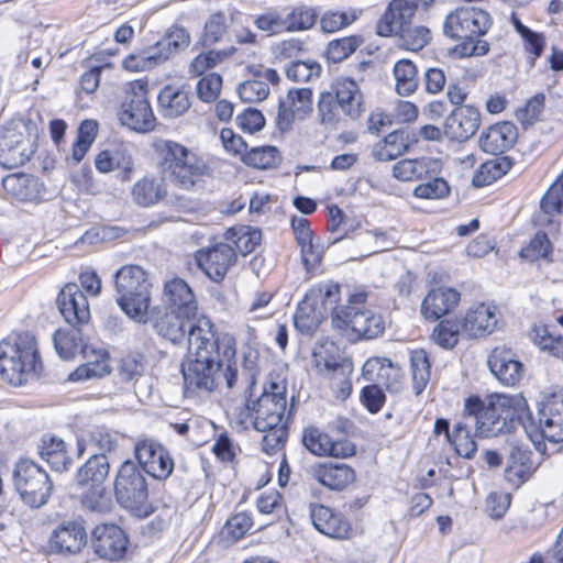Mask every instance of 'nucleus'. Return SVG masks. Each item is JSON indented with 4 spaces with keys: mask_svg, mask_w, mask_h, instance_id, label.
Instances as JSON below:
<instances>
[{
    "mask_svg": "<svg viewBox=\"0 0 563 563\" xmlns=\"http://www.w3.org/2000/svg\"><path fill=\"white\" fill-rule=\"evenodd\" d=\"M236 341L230 333H209L200 328L194 332L186 361L181 366L187 394L211 393L217 387L220 368L225 362L223 377L229 389L236 388L242 378L235 362Z\"/></svg>",
    "mask_w": 563,
    "mask_h": 563,
    "instance_id": "nucleus-1",
    "label": "nucleus"
},
{
    "mask_svg": "<svg viewBox=\"0 0 563 563\" xmlns=\"http://www.w3.org/2000/svg\"><path fill=\"white\" fill-rule=\"evenodd\" d=\"M261 372L258 353L249 350L244 353L242 378L236 388L243 389L244 406L235 413L238 423L252 424L258 432L274 427L288 426L286 385L279 378L271 377L260 396L254 398V388Z\"/></svg>",
    "mask_w": 563,
    "mask_h": 563,
    "instance_id": "nucleus-2",
    "label": "nucleus"
},
{
    "mask_svg": "<svg viewBox=\"0 0 563 563\" xmlns=\"http://www.w3.org/2000/svg\"><path fill=\"white\" fill-rule=\"evenodd\" d=\"M475 424L476 432L482 437H496L509 433L522 426L536 449L543 453L544 445L534 439L533 421L530 417L527 400L521 395H490L485 401L468 398L463 411Z\"/></svg>",
    "mask_w": 563,
    "mask_h": 563,
    "instance_id": "nucleus-3",
    "label": "nucleus"
},
{
    "mask_svg": "<svg viewBox=\"0 0 563 563\" xmlns=\"http://www.w3.org/2000/svg\"><path fill=\"white\" fill-rule=\"evenodd\" d=\"M155 148L161 166L178 188L190 190L208 175L207 163L191 148L172 140L158 141Z\"/></svg>",
    "mask_w": 563,
    "mask_h": 563,
    "instance_id": "nucleus-4",
    "label": "nucleus"
},
{
    "mask_svg": "<svg viewBox=\"0 0 563 563\" xmlns=\"http://www.w3.org/2000/svg\"><path fill=\"white\" fill-rule=\"evenodd\" d=\"M41 367L36 341L29 332L0 342V374L4 380L21 386Z\"/></svg>",
    "mask_w": 563,
    "mask_h": 563,
    "instance_id": "nucleus-5",
    "label": "nucleus"
},
{
    "mask_svg": "<svg viewBox=\"0 0 563 563\" xmlns=\"http://www.w3.org/2000/svg\"><path fill=\"white\" fill-rule=\"evenodd\" d=\"M115 302L131 319L145 323L151 302L152 283L140 265L128 264L114 274Z\"/></svg>",
    "mask_w": 563,
    "mask_h": 563,
    "instance_id": "nucleus-6",
    "label": "nucleus"
},
{
    "mask_svg": "<svg viewBox=\"0 0 563 563\" xmlns=\"http://www.w3.org/2000/svg\"><path fill=\"white\" fill-rule=\"evenodd\" d=\"M114 493L118 503L139 518H145L154 511L147 503L146 479L132 461H125L121 465L115 477Z\"/></svg>",
    "mask_w": 563,
    "mask_h": 563,
    "instance_id": "nucleus-7",
    "label": "nucleus"
},
{
    "mask_svg": "<svg viewBox=\"0 0 563 563\" xmlns=\"http://www.w3.org/2000/svg\"><path fill=\"white\" fill-rule=\"evenodd\" d=\"M332 325L350 340H371L383 334L385 322L380 314L355 306H341L334 310Z\"/></svg>",
    "mask_w": 563,
    "mask_h": 563,
    "instance_id": "nucleus-8",
    "label": "nucleus"
},
{
    "mask_svg": "<svg viewBox=\"0 0 563 563\" xmlns=\"http://www.w3.org/2000/svg\"><path fill=\"white\" fill-rule=\"evenodd\" d=\"M13 481L21 499L31 507L45 505L52 493L48 474L27 459L20 460L13 471Z\"/></svg>",
    "mask_w": 563,
    "mask_h": 563,
    "instance_id": "nucleus-9",
    "label": "nucleus"
},
{
    "mask_svg": "<svg viewBox=\"0 0 563 563\" xmlns=\"http://www.w3.org/2000/svg\"><path fill=\"white\" fill-rule=\"evenodd\" d=\"M489 26L490 16L486 11L475 7H461L446 15L443 32L454 40H476Z\"/></svg>",
    "mask_w": 563,
    "mask_h": 563,
    "instance_id": "nucleus-10",
    "label": "nucleus"
},
{
    "mask_svg": "<svg viewBox=\"0 0 563 563\" xmlns=\"http://www.w3.org/2000/svg\"><path fill=\"white\" fill-rule=\"evenodd\" d=\"M202 327L209 329V333H216L213 323L207 316H185V313H178L172 310L162 316L155 324L159 335L175 344L186 341L187 349L190 347V340L194 332L200 331Z\"/></svg>",
    "mask_w": 563,
    "mask_h": 563,
    "instance_id": "nucleus-11",
    "label": "nucleus"
},
{
    "mask_svg": "<svg viewBox=\"0 0 563 563\" xmlns=\"http://www.w3.org/2000/svg\"><path fill=\"white\" fill-rule=\"evenodd\" d=\"M119 120L122 125L139 133H147L154 130L156 118L146 97L143 85H133L119 111Z\"/></svg>",
    "mask_w": 563,
    "mask_h": 563,
    "instance_id": "nucleus-12",
    "label": "nucleus"
},
{
    "mask_svg": "<svg viewBox=\"0 0 563 563\" xmlns=\"http://www.w3.org/2000/svg\"><path fill=\"white\" fill-rule=\"evenodd\" d=\"M532 433L544 446L543 439L550 442L563 441V391L548 396L539 410V424L533 423Z\"/></svg>",
    "mask_w": 563,
    "mask_h": 563,
    "instance_id": "nucleus-13",
    "label": "nucleus"
},
{
    "mask_svg": "<svg viewBox=\"0 0 563 563\" xmlns=\"http://www.w3.org/2000/svg\"><path fill=\"white\" fill-rule=\"evenodd\" d=\"M134 453L143 470L156 479L168 478L174 470L169 452L154 439H139L134 445Z\"/></svg>",
    "mask_w": 563,
    "mask_h": 563,
    "instance_id": "nucleus-14",
    "label": "nucleus"
},
{
    "mask_svg": "<svg viewBox=\"0 0 563 563\" xmlns=\"http://www.w3.org/2000/svg\"><path fill=\"white\" fill-rule=\"evenodd\" d=\"M312 90L310 88L289 89L287 96L280 100L277 113V126L282 132L290 131L292 124L303 120L312 111Z\"/></svg>",
    "mask_w": 563,
    "mask_h": 563,
    "instance_id": "nucleus-15",
    "label": "nucleus"
},
{
    "mask_svg": "<svg viewBox=\"0 0 563 563\" xmlns=\"http://www.w3.org/2000/svg\"><path fill=\"white\" fill-rule=\"evenodd\" d=\"M53 341L57 354L63 360H73L78 354H81L85 358L107 356L106 350L90 344L82 331L75 328V325L69 330L56 331Z\"/></svg>",
    "mask_w": 563,
    "mask_h": 563,
    "instance_id": "nucleus-16",
    "label": "nucleus"
},
{
    "mask_svg": "<svg viewBox=\"0 0 563 563\" xmlns=\"http://www.w3.org/2000/svg\"><path fill=\"white\" fill-rule=\"evenodd\" d=\"M199 268L213 282H221L230 267L235 263L236 255L232 246L219 243L212 247L197 251L195 255Z\"/></svg>",
    "mask_w": 563,
    "mask_h": 563,
    "instance_id": "nucleus-17",
    "label": "nucleus"
},
{
    "mask_svg": "<svg viewBox=\"0 0 563 563\" xmlns=\"http://www.w3.org/2000/svg\"><path fill=\"white\" fill-rule=\"evenodd\" d=\"M487 364L492 374L505 386L514 387L523 377L522 363L515 352L505 345L497 346L490 352Z\"/></svg>",
    "mask_w": 563,
    "mask_h": 563,
    "instance_id": "nucleus-18",
    "label": "nucleus"
},
{
    "mask_svg": "<svg viewBox=\"0 0 563 563\" xmlns=\"http://www.w3.org/2000/svg\"><path fill=\"white\" fill-rule=\"evenodd\" d=\"M92 547L101 559L118 561L128 549V538L124 531L115 525L97 526L93 530Z\"/></svg>",
    "mask_w": 563,
    "mask_h": 563,
    "instance_id": "nucleus-19",
    "label": "nucleus"
},
{
    "mask_svg": "<svg viewBox=\"0 0 563 563\" xmlns=\"http://www.w3.org/2000/svg\"><path fill=\"white\" fill-rule=\"evenodd\" d=\"M481 124V113L472 106L456 107L445 119L443 131L452 141H466L472 137Z\"/></svg>",
    "mask_w": 563,
    "mask_h": 563,
    "instance_id": "nucleus-20",
    "label": "nucleus"
},
{
    "mask_svg": "<svg viewBox=\"0 0 563 563\" xmlns=\"http://www.w3.org/2000/svg\"><path fill=\"white\" fill-rule=\"evenodd\" d=\"M163 301L168 310L185 313V316L200 314L196 296L183 278L174 277L165 282Z\"/></svg>",
    "mask_w": 563,
    "mask_h": 563,
    "instance_id": "nucleus-21",
    "label": "nucleus"
},
{
    "mask_svg": "<svg viewBox=\"0 0 563 563\" xmlns=\"http://www.w3.org/2000/svg\"><path fill=\"white\" fill-rule=\"evenodd\" d=\"M302 442L305 446L314 455L349 457L355 452L354 445L346 441H332L331 438L321 430L309 427L303 431Z\"/></svg>",
    "mask_w": 563,
    "mask_h": 563,
    "instance_id": "nucleus-22",
    "label": "nucleus"
},
{
    "mask_svg": "<svg viewBox=\"0 0 563 563\" xmlns=\"http://www.w3.org/2000/svg\"><path fill=\"white\" fill-rule=\"evenodd\" d=\"M58 309L70 325L88 322L90 310L86 295L76 284H67L58 295Z\"/></svg>",
    "mask_w": 563,
    "mask_h": 563,
    "instance_id": "nucleus-23",
    "label": "nucleus"
},
{
    "mask_svg": "<svg viewBox=\"0 0 563 563\" xmlns=\"http://www.w3.org/2000/svg\"><path fill=\"white\" fill-rule=\"evenodd\" d=\"M416 14V5L409 0H391L376 25L379 36L398 34L411 23Z\"/></svg>",
    "mask_w": 563,
    "mask_h": 563,
    "instance_id": "nucleus-24",
    "label": "nucleus"
},
{
    "mask_svg": "<svg viewBox=\"0 0 563 563\" xmlns=\"http://www.w3.org/2000/svg\"><path fill=\"white\" fill-rule=\"evenodd\" d=\"M87 544V532L81 522L69 520L59 525L49 538L51 549L57 553L76 554Z\"/></svg>",
    "mask_w": 563,
    "mask_h": 563,
    "instance_id": "nucleus-25",
    "label": "nucleus"
},
{
    "mask_svg": "<svg viewBox=\"0 0 563 563\" xmlns=\"http://www.w3.org/2000/svg\"><path fill=\"white\" fill-rule=\"evenodd\" d=\"M497 323L496 307L478 303L465 313L461 323V332L467 338H482L492 334Z\"/></svg>",
    "mask_w": 563,
    "mask_h": 563,
    "instance_id": "nucleus-26",
    "label": "nucleus"
},
{
    "mask_svg": "<svg viewBox=\"0 0 563 563\" xmlns=\"http://www.w3.org/2000/svg\"><path fill=\"white\" fill-rule=\"evenodd\" d=\"M393 176L400 181H417L437 176L441 162L431 157L401 159L393 165Z\"/></svg>",
    "mask_w": 563,
    "mask_h": 563,
    "instance_id": "nucleus-27",
    "label": "nucleus"
},
{
    "mask_svg": "<svg viewBox=\"0 0 563 563\" xmlns=\"http://www.w3.org/2000/svg\"><path fill=\"white\" fill-rule=\"evenodd\" d=\"M517 136V128L512 123H496L482 132L479 147L488 154L498 155L511 148Z\"/></svg>",
    "mask_w": 563,
    "mask_h": 563,
    "instance_id": "nucleus-28",
    "label": "nucleus"
},
{
    "mask_svg": "<svg viewBox=\"0 0 563 563\" xmlns=\"http://www.w3.org/2000/svg\"><path fill=\"white\" fill-rule=\"evenodd\" d=\"M158 111L165 119L184 115L191 107L189 92L184 86L165 85L157 96Z\"/></svg>",
    "mask_w": 563,
    "mask_h": 563,
    "instance_id": "nucleus-29",
    "label": "nucleus"
},
{
    "mask_svg": "<svg viewBox=\"0 0 563 563\" xmlns=\"http://www.w3.org/2000/svg\"><path fill=\"white\" fill-rule=\"evenodd\" d=\"M335 101L343 113L351 119H358L365 111L363 93L357 82L351 78H339L333 84Z\"/></svg>",
    "mask_w": 563,
    "mask_h": 563,
    "instance_id": "nucleus-30",
    "label": "nucleus"
},
{
    "mask_svg": "<svg viewBox=\"0 0 563 563\" xmlns=\"http://www.w3.org/2000/svg\"><path fill=\"white\" fill-rule=\"evenodd\" d=\"M460 302V292L453 288L439 287L429 291L421 305L422 314L438 320L451 312Z\"/></svg>",
    "mask_w": 563,
    "mask_h": 563,
    "instance_id": "nucleus-31",
    "label": "nucleus"
},
{
    "mask_svg": "<svg viewBox=\"0 0 563 563\" xmlns=\"http://www.w3.org/2000/svg\"><path fill=\"white\" fill-rule=\"evenodd\" d=\"M314 528L334 539H345L350 532V523L340 514L323 505H316L310 514Z\"/></svg>",
    "mask_w": 563,
    "mask_h": 563,
    "instance_id": "nucleus-32",
    "label": "nucleus"
},
{
    "mask_svg": "<svg viewBox=\"0 0 563 563\" xmlns=\"http://www.w3.org/2000/svg\"><path fill=\"white\" fill-rule=\"evenodd\" d=\"M312 363L314 368L324 377L334 376L336 372L342 374L345 372V366L351 365L331 341H325L313 349Z\"/></svg>",
    "mask_w": 563,
    "mask_h": 563,
    "instance_id": "nucleus-33",
    "label": "nucleus"
},
{
    "mask_svg": "<svg viewBox=\"0 0 563 563\" xmlns=\"http://www.w3.org/2000/svg\"><path fill=\"white\" fill-rule=\"evenodd\" d=\"M279 76L273 68H265L255 74L254 79L243 81L239 85L238 93L244 102L253 103L265 100L269 95V86L267 84H277Z\"/></svg>",
    "mask_w": 563,
    "mask_h": 563,
    "instance_id": "nucleus-34",
    "label": "nucleus"
},
{
    "mask_svg": "<svg viewBox=\"0 0 563 563\" xmlns=\"http://www.w3.org/2000/svg\"><path fill=\"white\" fill-rule=\"evenodd\" d=\"M313 477L321 485L341 490L354 482L355 473L346 464H319L313 467Z\"/></svg>",
    "mask_w": 563,
    "mask_h": 563,
    "instance_id": "nucleus-35",
    "label": "nucleus"
},
{
    "mask_svg": "<svg viewBox=\"0 0 563 563\" xmlns=\"http://www.w3.org/2000/svg\"><path fill=\"white\" fill-rule=\"evenodd\" d=\"M95 166L102 174H108L119 169L129 177L133 170L134 163L132 154L128 148L117 146L111 150H103L97 154L95 158Z\"/></svg>",
    "mask_w": 563,
    "mask_h": 563,
    "instance_id": "nucleus-36",
    "label": "nucleus"
},
{
    "mask_svg": "<svg viewBox=\"0 0 563 563\" xmlns=\"http://www.w3.org/2000/svg\"><path fill=\"white\" fill-rule=\"evenodd\" d=\"M8 195L20 201L36 200L41 194L38 179L27 174H11L2 179Z\"/></svg>",
    "mask_w": 563,
    "mask_h": 563,
    "instance_id": "nucleus-37",
    "label": "nucleus"
},
{
    "mask_svg": "<svg viewBox=\"0 0 563 563\" xmlns=\"http://www.w3.org/2000/svg\"><path fill=\"white\" fill-rule=\"evenodd\" d=\"M131 196L136 205L151 207L158 203L166 196V188L163 179L145 176L133 185Z\"/></svg>",
    "mask_w": 563,
    "mask_h": 563,
    "instance_id": "nucleus-38",
    "label": "nucleus"
},
{
    "mask_svg": "<svg viewBox=\"0 0 563 563\" xmlns=\"http://www.w3.org/2000/svg\"><path fill=\"white\" fill-rule=\"evenodd\" d=\"M309 300H311L318 309H322L327 316L328 311L334 314V310H339L338 302L341 298L340 285L332 280H327L313 285L306 294Z\"/></svg>",
    "mask_w": 563,
    "mask_h": 563,
    "instance_id": "nucleus-39",
    "label": "nucleus"
},
{
    "mask_svg": "<svg viewBox=\"0 0 563 563\" xmlns=\"http://www.w3.org/2000/svg\"><path fill=\"white\" fill-rule=\"evenodd\" d=\"M325 319L324 311L305 296L294 316V324L302 334L311 335Z\"/></svg>",
    "mask_w": 563,
    "mask_h": 563,
    "instance_id": "nucleus-40",
    "label": "nucleus"
},
{
    "mask_svg": "<svg viewBox=\"0 0 563 563\" xmlns=\"http://www.w3.org/2000/svg\"><path fill=\"white\" fill-rule=\"evenodd\" d=\"M110 471V464L104 454L92 455L77 473V483L80 486L104 484Z\"/></svg>",
    "mask_w": 563,
    "mask_h": 563,
    "instance_id": "nucleus-41",
    "label": "nucleus"
},
{
    "mask_svg": "<svg viewBox=\"0 0 563 563\" xmlns=\"http://www.w3.org/2000/svg\"><path fill=\"white\" fill-rule=\"evenodd\" d=\"M40 455L53 470L63 472L67 470L70 459L67 455L65 442L56 437H44L38 448Z\"/></svg>",
    "mask_w": 563,
    "mask_h": 563,
    "instance_id": "nucleus-42",
    "label": "nucleus"
},
{
    "mask_svg": "<svg viewBox=\"0 0 563 563\" xmlns=\"http://www.w3.org/2000/svg\"><path fill=\"white\" fill-rule=\"evenodd\" d=\"M407 150L408 144L404 133L395 131L374 145L372 155L379 162H388L402 155Z\"/></svg>",
    "mask_w": 563,
    "mask_h": 563,
    "instance_id": "nucleus-43",
    "label": "nucleus"
},
{
    "mask_svg": "<svg viewBox=\"0 0 563 563\" xmlns=\"http://www.w3.org/2000/svg\"><path fill=\"white\" fill-rule=\"evenodd\" d=\"M471 422L472 420L464 413L463 419L454 424L452 438L449 441L456 453L465 459H472L477 450L476 442L471 435Z\"/></svg>",
    "mask_w": 563,
    "mask_h": 563,
    "instance_id": "nucleus-44",
    "label": "nucleus"
},
{
    "mask_svg": "<svg viewBox=\"0 0 563 563\" xmlns=\"http://www.w3.org/2000/svg\"><path fill=\"white\" fill-rule=\"evenodd\" d=\"M396 91L400 96L413 93L419 85L416 65L409 59L398 60L394 66Z\"/></svg>",
    "mask_w": 563,
    "mask_h": 563,
    "instance_id": "nucleus-45",
    "label": "nucleus"
},
{
    "mask_svg": "<svg viewBox=\"0 0 563 563\" xmlns=\"http://www.w3.org/2000/svg\"><path fill=\"white\" fill-rule=\"evenodd\" d=\"M412 386L416 395H420L431 377V365L424 350H416L410 356Z\"/></svg>",
    "mask_w": 563,
    "mask_h": 563,
    "instance_id": "nucleus-46",
    "label": "nucleus"
},
{
    "mask_svg": "<svg viewBox=\"0 0 563 563\" xmlns=\"http://www.w3.org/2000/svg\"><path fill=\"white\" fill-rule=\"evenodd\" d=\"M235 48L231 47L230 49L225 51H208L198 54L195 58L191 59L188 71L190 76L192 77H203L205 74L212 68H214L217 65H219L221 62H223L227 57L232 55L234 53Z\"/></svg>",
    "mask_w": 563,
    "mask_h": 563,
    "instance_id": "nucleus-47",
    "label": "nucleus"
},
{
    "mask_svg": "<svg viewBox=\"0 0 563 563\" xmlns=\"http://www.w3.org/2000/svg\"><path fill=\"white\" fill-rule=\"evenodd\" d=\"M317 11L307 5H298L291 9L286 16L285 31L286 32H299L311 29L317 22Z\"/></svg>",
    "mask_w": 563,
    "mask_h": 563,
    "instance_id": "nucleus-48",
    "label": "nucleus"
},
{
    "mask_svg": "<svg viewBox=\"0 0 563 563\" xmlns=\"http://www.w3.org/2000/svg\"><path fill=\"white\" fill-rule=\"evenodd\" d=\"M531 336L540 350L563 357V334L555 335L548 325L537 324L532 329Z\"/></svg>",
    "mask_w": 563,
    "mask_h": 563,
    "instance_id": "nucleus-49",
    "label": "nucleus"
},
{
    "mask_svg": "<svg viewBox=\"0 0 563 563\" xmlns=\"http://www.w3.org/2000/svg\"><path fill=\"white\" fill-rule=\"evenodd\" d=\"M98 134V123L93 120H85L79 129L77 139L73 145L71 158L79 163L86 156L91 144L95 142Z\"/></svg>",
    "mask_w": 563,
    "mask_h": 563,
    "instance_id": "nucleus-50",
    "label": "nucleus"
},
{
    "mask_svg": "<svg viewBox=\"0 0 563 563\" xmlns=\"http://www.w3.org/2000/svg\"><path fill=\"white\" fill-rule=\"evenodd\" d=\"M243 162L258 169L273 168L280 162L279 152L275 146L253 147L243 156Z\"/></svg>",
    "mask_w": 563,
    "mask_h": 563,
    "instance_id": "nucleus-51",
    "label": "nucleus"
},
{
    "mask_svg": "<svg viewBox=\"0 0 563 563\" xmlns=\"http://www.w3.org/2000/svg\"><path fill=\"white\" fill-rule=\"evenodd\" d=\"M509 164L504 159H490L481 165L473 176L475 187H484L497 180L507 173Z\"/></svg>",
    "mask_w": 563,
    "mask_h": 563,
    "instance_id": "nucleus-52",
    "label": "nucleus"
},
{
    "mask_svg": "<svg viewBox=\"0 0 563 563\" xmlns=\"http://www.w3.org/2000/svg\"><path fill=\"white\" fill-rule=\"evenodd\" d=\"M541 211L549 218L563 213V176L551 185L540 202ZM544 219L543 222H550Z\"/></svg>",
    "mask_w": 563,
    "mask_h": 563,
    "instance_id": "nucleus-53",
    "label": "nucleus"
},
{
    "mask_svg": "<svg viewBox=\"0 0 563 563\" xmlns=\"http://www.w3.org/2000/svg\"><path fill=\"white\" fill-rule=\"evenodd\" d=\"M397 35L400 36L401 45L412 52L422 49L431 40V32L428 27L423 25L412 26L411 23Z\"/></svg>",
    "mask_w": 563,
    "mask_h": 563,
    "instance_id": "nucleus-54",
    "label": "nucleus"
},
{
    "mask_svg": "<svg viewBox=\"0 0 563 563\" xmlns=\"http://www.w3.org/2000/svg\"><path fill=\"white\" fill-rule=\"evenodd\" d=\"M87 360L88 362L86 364L80 365L69 374V380L80 382L93 377H102L110 373L111 367L108 363V355L104 357H92Z\"/></svg>",
    "mask_w": 563,
    "mask_h": 563,
    "instance_id": "nucleus-55",
    "label": "nucleus"
},
{
    "mask_svg": "<svg viewBox=\"0 0 563 563\" xmlns=\"http://www.w3.org/2000/svg\"><path fill=\"white\" fill-rule=\"evenodd\" d=\"M145 371V360L139 354H129L121 358L118 368L122 380L136 385L143 377Z\"/></svg>",
    "mask_w": 563,
    "mask_h": 563,
    "instance_id": "nucleus-56",
    "label": "nucleus"
},
{
    "mask_svg": "<svg viewBox=\"0 0 563 563\" xmlns=\"http://www.w3.org/2000/svg\"><path fill=\"white\" fill-rule=\"evenodd\" d=\"M362 40L357 36L333 40L328 44L327 57L333 63L347 58L361 45Z\"/></svg>",
    "mask_w": 563,
    "mask_h": 563,
    "instance_id": "nucleus-57",
    "label": "nucleus"
},
{
    "mask_svg": "<svg viewBox=\"0 0 563 563\" xmlns=\"http://www.w3.org/2000/svg\"><path fill=\"white\" fill-rule=\"evenodd\" d=\"M233 239L234 251L242 255L251 253L261 242V232L247 227L239 228L229 232Z\"/></svg>",
    "mask_w": 563,
    "mask_h": 563,
    "instance_id": "nucleus-58",
    "label": "nucleus"
},
{
    "mask_svg": "<svg viewBox=\"0 0 563 563\" xmlns=\"http://www.w3.org/2000/svg\"><path fill=\"white\" fill-rule=\"evenodd\" d=\"M552 253V244L545 233L538 232L520 252L522 258L534 262L540 258H548Z\"/></svg>",
    "mask_w": 563,
    "mask_h": 563,
    "instance_id": "nucleus-59",
    "label": "nucleus"
},
{
    "mask_svg": "<svg viewBox=\"0 0 563 563\" xmlns=\"http://www.w3.org/2000/svg\"><path fill=\"white\" fill-rule=\"evenodd\" d=\"M222 88V77L217 73H210L201 77L196 86L198 98L203 102L214 101Z\"/></svg>",
    "mask_w": 563,
    "mask_h": 563,
    "instance_id": "nucleus-60",
    "label": "nucleus"
},
{
    "mask_svg": "<svg viewBox=\"0 0 563 563\" xmlns=\"http://www.w3.org/2000/svg\"><path fill=\"white\" fill-rule=\"evenodd\" d=\"M356 18L357 15L354 11H329L322 15L320 26L323 32L333 33L349 26L356 20Z\"/></svg>",
    "mask_w": 563,
    "mask_h": 563,
    "instance_id": "nucleus-61",
    "label": "nucleus"
},
{
    "mask_svg": "<svg viewBox=\"0 0 563 563\" xmlns=\"http://www.w3.org/2000/svg\"><path fill=\"white\" fill-rule=\"evenodd\" d=\"M228 19L222 13L210 15L205 24L203 45H212L227 34Z\"/></svg>",
    "mask_w": 563,
    "mask_h": 563,
    "instance_id": "nucleus-62",
    "label": "nucleus"
},
{
    "mask_svg": "<svg viewBox=\"0 0 563 563\" xmlns=\"http://www.w3.org/2000/svg\"><path fill=\"white\" fill-rule=\"evenodd\" d=\"M162 45L174 56L178 51L185 49L190 44L189 32L181 26H172L161 40Z\"/></svg>",
    "mask_w": 563,
    "mask_h": 563,
    "instance_id": "nucleus-63",
    "label": "nucleus"
},
{
    "mask_svg": "<svg viewBox=\"0 0 563 563\" xmlns=\"http://www.w3.org/2000/svg\"><path fill=\"white\" fill-rule=\"evenodd\" d=\"M460 330L457 325L450 321L440 322L433 330V341L443 349H452L459 342Z\"/></svg>",
    "mask_w": 563,
    "mask_h": 563,
    "instance_id": "nucleus-64",
    "label": "nucleus"
}]
</instances>
